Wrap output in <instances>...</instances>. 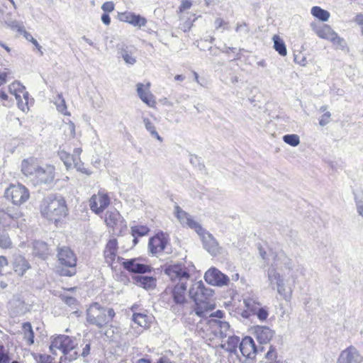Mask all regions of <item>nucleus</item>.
<instances>
[{
    "instance_id": "nucleus-1",
    "label": "nucleus",
    "mask_w": 363,
    "mask_h": 363,
    "mask_svg": "<svg viewBox=\"0 0 363 363\" xmlns=\"http://www.w3.org/2000/svg\"><path fill=\"white\" fill-rule=\"evenodd\" d=\"M175 213L182 225L193 229L199 235L203 248L213 257L221 253L222 248L211 233L206 230L201 225L194 220L191 215L183 211L179 206H175Z\"/></svg>"
},
{
    "instance_id": "nucleus-2",
    "label": "nucleus",
    "mask_w": 363,
    "mask_h": 363,
    "mask_svg": "<svg viewBox=\"0 0 363 363\" xmlns=\"http://www.w3.org/2000/svg\"><path fill=\"white\" fill-rule=\"evenodd\" d=\"M40 211L44 218L55 223L68 214V208L65 198L57 194H51L45 196L40 203Z\"/></svg>"
},
{
    "instance_id": "nucleus-3",
    "label": "nucleus",
    "mask_w": 363,
    "mask_h": 363,
    "mask_svg": "<svg viewBox=\"0 0 363 363\" xmlns=\"http://www.w3.org/2000/svg\"><path fill=\"white\" fill-rule=\"evenodd\" d=\"M116 315L112 308L103 306L98 302L91 303L86 311V321L98 329L107 327Z\"/></svg>"
},
{
    "instance_id": "nucleus-4",
    "label": "nucleus",
    "mask_w": 363,
    "mask_h": 363,
    "mask_svg": "<svg viewBox=\"0 0 363 363\" xmlns=\"http://www.w3.org/2000/svg\"><path fill=\"white\" fill-rule=\"evenodd\" d=\"M57 257L60 266L57 267V272L60 276L72 277L76 274L77 257L72 250L68 247H61L57 249Z\"/></svg>"
},
{
    "instance_id": "nucleus-5",
    "label": "nucleus",
    "mask_w": 363,
    "mask_h": 363,
    "mask_svg": "<svg viewBox=\"0 0 363 363\" xmlns=\"http://www.w3.org/2000/svg\"><path fill=\"white\" fill-rule=\"evenodd\" d=\"M30 196L28 189L21 184H10L4 191V197L16 206L25 203Z\"/></svg>"
},
{
    "instance_id": "nucleus-6",
    "label": "nucleus",
    "mask_w": 363,
    "mask_h": 363,
    "mask_svg": "<svg viewBox=\"0 0 363 363\" xmlns=\"http://www.w3.org/2000/svg\"><path fill=\"white\" fill-rule=\"evenodd\" d=\"M164 272L167 274L171 281L179 280V283L186 282L190 278V273L184 264L177 262L166 265Z\"/></svg>"
},
{
    "instance_id": "nucleus-7",
    "label": "nucleus",
    "mask_w": 363,
    "mask_h": 363,
    "mask_svg": "<svg viewBox=\"0 0 363 363\" xmlns=\"http://www.w3.org/2000/svg\"><path fill=\"white\" fill-rule=\"evenodd\" d=\"M190 298L195 302L208 300L213 296L214 291L212 289L206 287L202 281L196 282L190 288L189 291Z\"/></svg>"
},
{
    "instance_id": "nucleus-8",
    "label": "nucleus",
    "mask_w": 363,
    "mask_h": 363,
    "mask_svg": "<svg viewBox=\"0 0 363 363\" xmlns=\"http://www.w3.org/2000/svg\"><path fill=\"white\" fill-rule=\"evenodd\" d=\"M118 259L123 261L121 263L123 267L130 273L145 274L151 272L153 269L150 265L140 263L139 258L125 259L118 257Z\"/></svg>"
},
{
    "instance_id": "nucleus-9",
    "label": "nucleus",
    "mask_w": 363,
    "mask_h": 363,
    "mask_svg": "<svg viewBox=\"0 0 363 363\" xmlns=\"http://www.w3.org/2000/svg\"><path fill=\"white\" fill-rule=\"evenodd\" d=\"M204 279L208 284L216 286H227L230 282L229 277L216 267L206 272Z\"/></svg>"
},
{
    "instance_id": "nucleus-10",
    "label": "nucleus",
    "mask_w": 363,
    "mask_h": 363,
    "mask_svg": "<svg viewBox=\"0 0 363 363\" xmlns=\"http://www.w3.org/2000/svg\"><path fill=\"white\" fill-rule=\"evenodd\" d=\"M75 346L74 339L72 337L65 335H59L52 340L50 350L52 352L53 348H57L60 350L62 354H64L74 350Z\"/></svg>"
},
{
    "instance_id": "nucleus-11",
    "label": "nucleus",
    "mask_w": 363,
    "mask_h": 363,
    "mask_svg": "<svg viewBox=\"0 0 363 363\" xmlns=\"http://www.w3.org/2000/svg\"><path fill=\"white\" fill-rule=\"evenodd\" d=\"M167 242V235L162 231H160L149 239V252L152 255L162 252L164 250Z\"/></svg>"
},
{
    "instance_id": "nucleus-12",
    "label": "nucleus",
    "mask_w": 363,
    "mask_h": 363,
    "mask_svg": "<svg viewBox=\"0 0 363 363\" xmlns=\"http://www.w3.org/2000/svg\"><path fill=\"white\" fill-rule=\"evenodd\" d=\"M9 91L13 94L16 100L18 101V107L24 111L25 107L27 106L28 99V93L25 91L26 88L20 82H15L12 83L9 87Z\"/></svg>"
},
{
    "instance_id": "nucleus-13",
    "label": "nucleus",
    "mask_w": 363,
    "mask_h": 363,
    "mask_svg": "<svg viewBox=\"0 0 363 363\" xmlns=\"http://www.w3.org/2000/svg\"><path fill=\"white\" fill-rule=\"evenodd\" d=\"M363 357L354 346H350L342 350L337 360V363H361Z\"/></svg>"
},
{
    "instance_id": "nucleus-14",
    "label": "nucleus",
    "mask_w": 363,
    "mask_h": 363,
    "mask_svg": "<svg viewBox=\"0 0 363 363\" xmlns=\"http://www.w3.org/2000/svg\"><path fill=\"white\" fill-rule=\"evenodd\" d=\"M240 351L242 354L249 359H253L259 353L257 346L252 337H244L240 343Z\"/></svg>"
},
{
    "instance_id": "nucleus-15",
    "label": "nucleus",
    "mask_w": 363,
    "mask_h": 363,
    "mask_svg": "<svg viewBox=\"0 0 363 363\" xmlns=\"http://www.w3.org/2000/svg\"><path fill=\"white\" fill-rule=\"evenodd\" d=\"M110 203V199L107 194L93 195L89 200L90 209L96 214L104 211Z\"/></svg>"
},
{
    "instance_id": "nucleus-16",
    "label": "nucleus",
    "mask_w": 363,
    "mask_h": 363,
    "mask_svg": "<svg viewBox=\"0 0 363 363\" xmlns=\"http://www.w3.org/2000/svg\"><path fill=\"white\" fill-rule=\"evenodd\" d=\"M35 177L40 184H50L55 178V167L52 165H47L45 167H40L37 169Z\"/></svg>"
},
{
    "instance_id": "nucleus-17",
    "label": "nucleus",
    "mask_w": 363,
    "mask_h": 363,
    "mask_svg": "<svg viewBox=\"0 0 363 363\" xmlns=\"http://www.w3.org/2000/svg\"><path fill=\"white\" fill-rule=\"evenodd\" d=\"M208 324L216 337L224 338L227 336V332L230 328L228 322L216 319H210Z\"/></svg>"
},
{
    "instance_id": "nucleus-18",
    "label": "nucleus",
    "mask_w": 363,
    "mask_h": 363,
    "mask_svg": "<svg viewBox=\"0 0 363 363\" xmlns=\"http://www.w3.org/2000/svg\"><path fill=\"white\" fill-rule=\"evenodd\" d=\"M150 84L147 83L145 86L142 83L137 84V93L139 98L148 106L154 107L156 101L154 96L150 92Z\"/></svg>"
},
{
    "instance_id": "nucleus-19",
    "label": "nucleus",
    "mask_w": 363,
    "mask_h": 363,
    "mask_svg": "<svg viewBox=\"0 0 363 363\" xmlns=\"http://www.w3.org/2000/svg\"><path fill=\"white\" fill-rule=\"evenodd\" d=\"M256 338L259 345L267 344L274 335V331L267 326L257 325L255 328Z\"/></svg>"
},
{
    "instance_id": "nucleus-20",
    "label": "nucleus",
    "mask_w": 363,
    "mask_h": 363,
    "mask_svg": "<svg viewBox=\"0 0 363 363\" xmlns=\"http://www.w3.org/2000/svg\"><path fill=\"white\" fill-rule=\"evenodd\" d=\"M132 279L136 285L146 290L154 289L157 285L156 278L152 276L134 275Z\"/></svg>"
},
{
    "instance_id": "nucleus-21",
    "label": "nucleus",
    "mask_w": 363,
    "mask_h": 363,
    "mask_svg": "<svg viewBox=\"0 0 363 363\" xmlns=\"http://www.w3.org/2000/svg\"><path fill=\"white\" fill-rule=\"evenodd\" d=\"M186 282L178 283L172 290V296L174 302L178 305L184 304L186 301L185 294L186 291Z\"/></svg>"
},
{
    "instance_id": "nucleus-22",
    "label": "nucleus",
    "mask_w": 363,
    "mask_h": 363,
    "mask_svg": "<svg viewBox=\"0 0 363 363\" xmlns=\"http://www.w3.org/2000/svg\"><path fill=\"white\" fill-rule=\"evenodd\" d=\"M21 167V172L25 176L35 177L37 169H39L40 167L37 164L36 159L29 157L22 160Z\"/></svg>"
},
{
    "instance_id": "nucleus-23",
    "label": "nucleus",
    "mask_w": 363,
    "mask_h": 363,
    "mask_svg": "<svg viewBox=\"0 0 363 363\" xmlns=\"http://www.w3.org/2000/svg\"><path fill=\"white\" fill-rule=\"evenodd\" d=\"M120 19L122 21L128 23L133 26H138L139 28L145 26L147 23V20L145 18L141 16L139 14H135L130 12L121 13Z\"/></svg>"
},
{
    "instance_id": "nucleus-24",
    "label": "nucleus",
    "mask_w": 363,
    "mask_h": 363,
    "mask_svg": "<svg viewBox=\"0 0 363 363\" xmlns=\"http://www.w3.org/2000/svg\"><path fill=\"white\" fill-rule=\"evenodd\" d=\"M12 265L14 272L19 276H23L30 267L26 259L21 255H14Z\"/></svg>"
},
{
    "instance_id": "nucleus-25",
    "label": "nucleus",
    "mask_w": 363,
    "mask_h": 363,
    "mask_svg": "<svg viewBox=\"0 0 363 363\" xmlns=\"http://www.w3.org/2000/svg\"><path fill=\"white\" fill-rule=\"evenodd\" d=\"M117 250V240L116 238L109 240L104 250V257L107 263L111 264L115 260Z\"/></svg>"
},
{
    "instance_id": "nucleus-26",
    "label": "nucleus",
    "mask_w": 363,
    "mask_h": 363,
    "mask_svg": "<svg viewBox=\"0 0 363 363\" xmlns=\"http://www.w3.org/2000/svg\"><path fill=\"white\" fill-rule=\"evenodd\" d=\"M117 47L118 57H122L126 64L133 65L135 63L136 60L133 57L131 48L123 44L118 45Z\"/></svg>"
},
{
    "instance_id": "nucleus-27",
    "label": "nucleus",
    "mask_w": 363,
    "mask_h": 363,
    "mask_svg": "<svg viewBox=\"0 0 363 363\" xmlns=\"http://www.w3.org/2000/svg\"><path fill=\"white\" fill-rule=\"evenodd\" d=\"M215 308V305L210 304L207 302V300L198 301L195 303L194 312L196 315L200 318H203L206 316V313Z\"/></svg>"
},
{
    "instance_id": "nucleus-28",
    "label": "nucleus",
    "mask_w": 363,
    "mask_h": 363,
    "mask_svg": "<svg viewBox=\"0 0 363 363\" xmlns=\"http://www.w3.org/2000/svg\"><path fill=\"white\" fill-rule=\"evenodd\" d=\"M1 23L6 26V28H11L13 30H17L18 33L23 32V26H21L18 22L16 20H12L11 14L7 13L3 15L2 18L0 20Z\"/></svg>"
},
{
    "instance_id": "nucleus-29",
    "label": "nucleus",
    "mask_w": 363,
    "mask_h": 363,
    "mask_svg": "<svg viewBox=\"0 0 363 363\" xmlns=\"http://www.w3.org/2000/svg\"><path fill=\"white\" fill-rule=\"evenodd\" d=\"M121 216L118 211L113 209L107 211L105 214V222L108 227L113 228L118 224Z\"/></svg>"
},
{
    "instance_id": "nucleus-30",
    "label": "nucleus",
    "mask_w": 363,
    "mask_h": 363,
    "mask_svg": "<svg viewBox=\"0 0 363 363\" xmlns=\"http://www.w3.org/2000/svg\"><path fill=\"white\" fill-rule=\"evenodd\" d=\"M315 33L319 38L330 41L336 32L330 26L323 25L322 27L315 29Z\"/></svg>"
},
{
    "instance_id": "nucleus-31",
    "label": "nucleus",
    "mask_w": 363,
    "mask_h": 363,
    "mask_svg": "<svg viewBox=\"0 0 363 363\" xmlns=\"http://www.w3.org/2000/svg\"><path fill=\"white\" fill-rule=\"evenodd\" d=\"M48 246L46 242L41 240H35L33 242V252L36 256L43 258L48 254Z\"/></svg>"
},
{
    "instance_id": "nucleus-32",
    "label": "nucleus",
    "mask_w": 363,
    "mask_h": 363,
    "mask_svg": "<svg viewBox=\"0 0 363 363\" xmlns=\"http://www.w3.org/2000/svg\"><path fill=\"white\" fill-rule=\"evenodd\" d=\"M274 50L281 55L286 56L287 54L286 46L282 38L278 35H274L272 38Z\"/></svg>"
},
{
    "instance_id": "nucleus-33",
    "label": "nucleus",
    "mask_w": 363,
    "mask_h": 363,
    "mask_svg": "<svg viewBox=\"0 0 363 363\" xmlns=\"http://www.w3.org/2000/svg\"><path fill=\"white\" fill-rule=\"evenodd\" d=\"M330 42L333 43L335 50H340L345 52H349V48L346 40L343 38L340 37L337 33L331 39Z\"/></svg>"
},
{
    "instance_id": "nucleus-34",
    "label": "nucleus",
    "mask_w": 363,
    "mask_h": 363,
    "mask_svg": "<svg viewBox=\"0 0 363 363\" xmlns=\"http://www.w3.org/2000/svg\"><path fill=\"white\" fill-rule=\"evenodd\" d=\"M240 340L238 336L232 335L228 338L225 350L232 354H236L238 346L240 347Z\"/></svg>"
},
{
    "instance_id": "nucleus-35",
    "label": "nucleus",
    "mask_w": 363,
    "mask_h": 363,
    "mask_svg": "<svg viewBox=\"0 0 363 363\" xmlns=\"http://www.w3.org/2000/svg\"><path fill=\"white\" fill-rule=\"evenodd\" d=\"M311 13L315 18L323 22L328 21L330 16L328 11L318 6L312 7Z\"/></svg>"
},
{
    "instance_id": "nucleus-36",
    "label": "nucleus",
    "mask_w": 363,
    "mask_h": 363,
    "mask_svg": "<svg viewBox=\"0 0 363 363\" xmlns=\"http://www.w3.org/2000/svg\"><path fill=\"white\" fill-rule=\"evenodd\" d=\"M22 329L23 331V337L28 342L29 345H31L34 343V332L33 330L32 325L30 323L26 322L23 323Z\"/></svg>"
},
{
    "instance_id": "nucleus-37",
    "label": "nucleus",
    "mask_w": 363,
    "mask_h": 363,
    "mask_svg": "<svg viewBox=\"0 0 363 363\" xmlns=\"http://www.w3.org/2000/svg\"><path fill=\"white\" fill-rule=\"evenodd\" d=\"M143 121L145 129L150 133V135L156 138L160 142H162V138L159 135L156 130L155 125L151 122V121L147 118H143Z\"/></svg>"
},
{
    "instance_id": "nucleus-38",
    "label": "nucleus",
    "mask_w": 363,
    "mask_h": 363,
    "mask_svg": "<svg viewBox=\"0 0 363 363\" xmlns=\"http://www.w3.org/2000/svg\"><path fill=\"white\" fill-rule=\"evenodd\" d=\"M132 320L142 328L148 327V316L143 313H133Z\"/></svg>"
},
{
    "instance_id": "nucleus-39",
    "label": "nucleus",
    "mask_w": 363,
    "mask_h": 363,
    "mask_svg": "<svg viewBox=\"0 0 363 363\" xmlns=\"http://www.w3.org/2000/svg\"><path fill=\"white\" fill-rule=\"evenodd\" d=\"M131 235L133 238L143 237L148 235L150 229L146 225H138L131 227Z\"/></svg>"
},
{
    "instance_id": "nucleus-40",
    "label": "nucleus",
    "mask_w": 363,
    "mask_h": 363,
    "mask_svg": "<svg viewBox=\"0 0 363 363\" xmlns=\"http://www.w3.org/2000/svg\"><path fill=\"white\" fill-rule=\"evenodd\" d=\"M0 247L3 249L12 247V241L6 230H0Z\"/></svg>"
},
{
    "instance_id": "nucleus-41",
    "label": "nucleus",
    "mask_w": 363,
    "mask_h": 363,
    "mask_svg": "<svg viewBox=\"0 0 363 363\" xmlns=\"http://www.w3.org/2000/svg\"><path fill=\"white\" fill-rule=\"evenodd\" d=\"M58 155L60 160L64 162L67 169L72 167V162L74 161V155H71L65 150H59Z\"/></svg>"
},
{
    "instance_id": "nucleus-42",
    "label": "nucleus",
    "mask_w": 363,
    "mask_h": 363,
    "mask_svg": "<svg viewBox=\"0 0 363 363\" xmlns=\"http://www.w3.org/2000/svg\"><path fill=\"white\" fill-rule=\"evenodd\" d=\"M245 308L252 314L255 315L257 310L261 307L260 303L253 298H247L244 300Z\"/></svg>"
},
{
    "instance_id": "nucleus-43",
    "label": "nucleus",
    "mask_w": 363,
    "mask_h": 363,
    "mask_svg": "<svg viewBox=\"0 0 363 363\" xmlns=\"http://www.w3.org/2000/svg\"><path fill=\"white\" fill-rule=\"evenodd\" d=\"M268 279L270 283V285L272 286L274 289V284H276L279 282V280L282 279V277L280 276L279 273L277 272L274 268L270 267L267 271Z\"/></svg>"
},
{
    "instance_id": "nucleus-44",
    "label": "nucleus",
    "mask_w": 363,
    "mask_h": 363,
    "mask_svg": "<svg viewBox=\"0 0 363 363\" xmlns=\"http://www.w3.org/2000/svg\"><path fill=\"white\" fill-rule=\"evenodd\" d=\"M283 140L285 143L292 146L296 147L300 143L299 136L296 134H287L283 136Z\"/></svg>"
},
{
    "instance_id": "nucleus-45",
    "label": "nucleus",
    "mask_w": 363,
    "mask_h": 363,
    "mask_svg": "<svg viewBox=\"0 0 363 363\" xmlns=\"http://www.w3.org/2000/svg\"><path fill=\"white\" fill-rule=\"evenodd\" d=\"M78 352L76 351L67 352L63 354L60 360L61 362L70 363L78 357Z\"/></svg>"
},
{
    "instance_id": "nucleus-46",
    "label": "nucleus",
    "mask_w": 363,
    "mask_h": 363,
    "mask_svg": "<svg viewBox=\"0 0 363 363\" xmlns=\"http://www.w3.org/2000/svg\"><path fill=\"white\" fill-rule=\"evenodd\" d=\"M21 33H23V36L24 38L28 40V41H30L33 43V45L38 49V50L40 52V55H43V51L41 50L42 49V47L41 45L38 43V42L33 37V35L27 32L26 30H24V28L23 29V32H21Z\"/></svg>"
},
{
    "instance_id": "nucleus-47",
    "label": "nucleus",
    "mask_w": 363,
    "mask_h": 363,
    "mask_svg": "<svg viewBox=\"0 0 363 363\" xmlns=\"http://www.w3.org/2000/svg\"><path fill=\"white\" fill-rule=\"evenodd\" d=\"M9 262L5 256H0V276H4L11 272L8 270Z\"/></svg>"
},
{
    "instance_id": "nucleus-48",
    "label": "nucleus",
    "mask_w": 363,
    "mask_h": 363,
    "mask_svg": "<svg viewBox=\"0 0 363 363\" xmlns=\"http://www.w3.org/2000/svg\"><path fill=\"white\" fill-rule=\"evenodd\" d=\"M74 152L77 154V155H74V161L72 162V166H74L75 168L77 169V170L82 172H84V173H86L87 174L86 171L85 170V169H82L80 167V159H79V150L76 148L74 149Z\"/></svg>"
},
{
    "instance_id": "nucleus-49",
    "label": "nucleus",
    "mask_w": 363,
    "mask_h": 363,
    "mask_svg": "<svg viewBox=\"0 0 363 363\" xmlns=\"http://www.w3.org/2000/svg\"><path fill=\"white\" fill-rule=\"evenodd\" d=\"M34 358L38 363H50L51 357L46 354H35Z\"/></svg>"
},
{
    "instance_id": "nucleus-50",
    "label": "nucleus",
    "mask_w": 363,
    "mask_h": 363,
    "mask_svg": "<svg viewBox=\"0 0 363 363\" xmlns=\"http://www.w3.org/2000/svg\"><path fill=\"white\" fill-rule=\"evenodd\" d=\"M278 293L284 297V299H287L288 295L286 292L284 279L279 280V282L276 284Z\"/></svg>"
},
{
    "instance_id": "nucleus-51",
    "label": "nucleus",
    "mask_w": 363,
    "mask_h": 363,
    "mask_svg": "<svg viewBox=\"0 0 363 363\" xmlns=\"http://www.w3.org/2000/svg\"><path fill=\"white\" fill-rule=\"evenodd\" d=\"M255 315H257L259 320L264 321L267 318L269 313L266 308L260 307Z\"/></svg>"
},
{
    "instance_id": "nucleus-52",
    "label": "nucleus",
    "mask_w": 363,
    "mask_h": 363,
    "mask_svg": "<svg viewBox=\"0 0 363 363\" xmlns=\"http://www.w3.org/2000/svg\"><path fill=\"white\" fill-rule=\"evenodd\" d=\"M277 357V353L276 352L275 347L273 345H270L268 352L265 354V358L269 360L276 359Z\"/></svg>"
},
{
    "instance_id": "nucleus-53",
    "label": "nucleus",
    "mask_w": 363,
    "mask_h": 363,
    "mask_svg": "<svg viewBox=\"0 0 363 363\" xmlns=\"http://www.w3.org/2000/svg\"><path fill=\"white\" fill-rule=\"evenodd\" d=\"M331 114L329 111H327L323 114L321 118L319 120V124L320 126H325L330 122V118Z\"/></svg>"
},
{
    "instance_id": "nucleus-54",
    "label": "nucleus",
    "mask_w": 363,
    "mask_h": 363,
    "mask_svg": "<svg viewBox=\"0 0 363 363\" xmlns=\"http://www.w3.org/2000/svg\"><path fill=\"white\" fill-rule=\"evenodd\" d=\"M11 357L8 352L5 350L0 351V363H10Z\"/></svg>"
},
{
    "instance_id": "nucleus-55",
    "label": "nucleus",
    "mask_w": 363,
    "mask_h": 363,
    "mask_svg": "<svg viewBox=\"0 0 363 363\" xmlns=\"http://www.w3.org/2000/svg\"><path fill=\"white\" fill-rule=\"evenodd\" d=\"M192 6L191 0H182L181 5L179 7V12H183L187 9H189Z\"/></svg>"
},
{
    "instance_id": "nucleus-56",
    "label": "nucleus",
    "mask_w": 363,
    "mask_h": 363,
    "mask_svg": "<svg viewBox=\"0 0 363 363\" xmlns=\"http://www.w3.org/2000/svg\"><path fill=\"white\" fill-rule=\"evenodd\" d=\"M104 13H108L114 10V4L112 1H106L101 6Z\"/></svg>"
},
{
    "instance_id": "nucleus-57",
    "label": "nucleus",
    "mask_w": 363,
    "mask_h": 363,
    "mask_svg": "<svg viewBox=\"0 0 363 363\" xmlns=\"http://www.w3.org/2000/svg\"><path fill=\"white\" fill-rule=\"evenodd\" d=\"M62 300L69 306L74 305L77 302V299L71 296H63Z\"/></svg>"
},
{
    "instance_id": "nucleus-58",
    "label": "nucleus",
    "mask_w": 363,
    "mask_h": 363,
    "mask_svg": "<svg viewBox=\"0 0 363 363\" xmlns=\"http://www.w3.org/2000/svg\"><path fill=\"white\" fill-rule=\"evenodd\" d=\"M189 161L195 167H200V166L201 165L200 158L198 157L196 155H191Z\"/></svg>"
},
{
    "instance_id": "nucleus-59",
    "label": "nucleus",
    "mask_w": 363,
    "mask_h": 363,
    "mask_svg": "<svg viewBox=\"0 0 363 363\" xmlns=\"http://www.w3.org/2000/svg\"><path fill=\"white\" fill-rule=\"evenodd\" d=\"M224 312L221 310H217L216 312H213L212 313H211V315H209L210 318H211V319H214L213 318H223L224 317Z\"/></svg>"
},
{
    "instance_id": "nucleus-60",
    "label": "nucleus",
    "mask_w": 363,
    "mask_h": 363,
    "mask_svg": "<svg viewBox=\"0 0 363 363\" xmlns=\"http://www.w3.org/2000/svg\"><path fill=\"white\" fill-rule=\"evenodd\" d=\"M215 26H216V29L218 30L220 28L223 27L224 25H228V23L225 22L223 21V19L220 18H218L216 19L215 22Z\"/></svg>"
},
{
    "instance_id": "nucleus-61",
    "label": "nucleus",
    "mask_w": 363,
    "mask_h": 363,
    "mask_svg": "<svg viewBox=\"0 0 363 363\" xmlns=\"http://www.w3.org/2000/svg\"><path fill=\"white\" fill-rule=\"evenodd\" d=\"M101 20L105 25L108 26L111 23V18L108 13H103L101 16Z\"/></svg>"
},
{
    "instance_id": "nucleus-62",
    "label": "nucleus",
    "mask_w": 363,
    "mask_h": 363,
    "mask_svg": "<svg viewBox=\"0 0 363 363\" xmlns=\"http://www.w3.org/2000/svg\"><path fill=\"white\" fill-rule=\"evenodd\" d=\"M281 233L284 235H286V236L289 237L290 238H294L296 236V232L293 230H283L281 231Z\"/></svg>"
},
{
    "instance_id": "nucleus-63",
    "label": "nucleus",
    "mask_w": 363,
    "mask_h": 363,
    "mask_svg": "<svg viewBox=\"0 0 363 363\" xmlns=\"http://www.w3.org/2000/svg\"><path fill=\"white\" fill-rule=\"evenodd\" d=\"M356 206L359 215L363 217V199L357 201L356 202Z\"/></svg>"
},
{
    "instance_id": "nucleus-64",
    "label": "nucleus",
    "mask_w": 363,
    "mask_h": 363,
    "mask_svg": "<svg viewBox=\"0 0 363 363\" xmlns=\"http://www.w3.org/2000/svg\"><path fill=\"white\" fill-rule=\"evenodd\" d=\"M354 22L358 25L363 26V14L358 13L354 18Z\"/></svg>"
}]
</instances>
